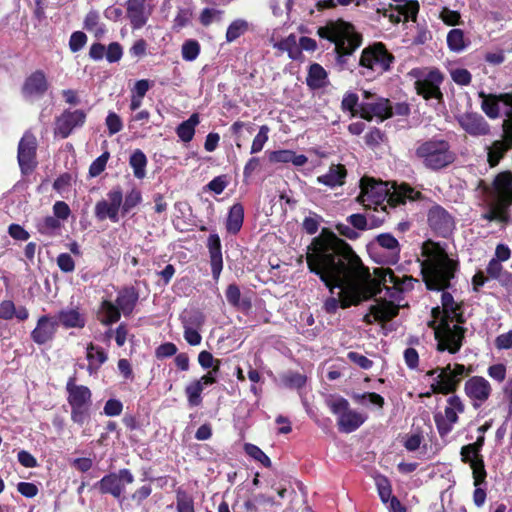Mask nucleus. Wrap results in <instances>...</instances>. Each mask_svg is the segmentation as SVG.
Wrapping results in <instances>:
<instances>
[{
	"label": "nucleus",
	"instance_id": "1",
	"mask_svg": "<svg viewBox=\"0 0 512 512\" xmlns=\"http://www.w3.org/2000/svg\"><path fill=\"white\" fill-rule=\"evenodd\" d=\"M306 263L309 271L317 275L333 293L340 288L339 297H329L324 310L335 314L339 307L349 308L361 301V287L370 279L369 268L353 248L334 232L323 228L307 247Z\"/></svg>",
	"mask_w": 512,
	"mask_h": 512
},
{
	"label": "nucleus",
	"instance_id": "2",
	"mask_svg": "<svg viewBox=\"0 0 512 512\" xmlns=\"http://www.w3.org/2000/svg\"><path fill=\"white\" fill-rule=\"evenodd\" d=\"M421 254L424 257L420 261L422 280L429 291H441V304L443 315L441 319L447 322L465 324L466 317L463 304L454 300L453 295L447 290L451 288V281L456 277L460 268L459 261L449 256L446 244L431 239L423 242Z\"/></svg>",
	"mask_w": 512,
	"mask_h": 512
},
{
	"label": "nucleus",
	"instance_id": "3",
	"mask_svg": "<svg viewBox=\"0 0 512 512\" xmlns=\"http://www.w3.org/2000/svg\"><path fill=\"white\" fill-rule=\"evenodd\" d=\"M317 35L334 43L336 63L340 70L349 68V57L361 46L363 40L355 26L341 18L327 21L324 26L317 29Z\"/></svg>",
	"mask_w": 512,
	"mask_h": 512
},
{
	"label": "nucleus",
	"instance_id": "4",
	"mask_svg": "<svg viewBox=\"0 0 512 512\" xmlns=\"http://www.w3.org/2000/svg\"><path fill=\"white\" fill-rule=\"evenodd\" d=\"M413 155L426 170L431 172L446 170L457 159L451 143L440 136L417 141Z\"/></svg>",
	"mask_w": 512,
	"mask_h": 512
},
{
	"label": "nucleus",
	"instance_id": "5",
	"mask_svg": "<svg viewBox=\"0 0 512 512\" xmlns=\"http://www.w3.org/2000/svg\"><path fill=\"white\" fill-rule=\"evenodd\" d=\"M492 186L496 194L495 203L482 214V218L490 222L506 223L510 217L509 208L512 206V172L507 170L498 173Z\"/></svg>",
	"mask_w": 512,
	"mask_h": 512
},
{
	"label": "nucleus",
	"instance_id": "6",
	"mask_svg": "<svg viewBox=\"0 0 512 512\" xmlns=\"http://www.w3.org/2000/svg\"><path fill=\"white\" fill-rule=\"evenodd\" d=\"M361 192L357 201L365 209H371L381 215H372V226H379L385 221L386 205L385 199L388 195L387 184L382 181H376L372 178H362L360 182Z\"/></svg>",
	"mask_w": 512,
	"mask_h": 512
},
{
	"label": "nucleus",
	"instance_id": "7",
	"mask_svg": "<svg viewBox=\"0 0 512 512\" xmlns=\"http://www.w3.org/2000/svg\"><path fill=\"white\" fill-rule=\"evenodd\" d=\"M394 61L395 56L388 51L386 45L382 42H375L362 50L358 62L359 73L367 77L383 75L391 70Z\"/></svg>",
	"mask_w": 512,
	"mask_h": 512
},
{
	"label": "nucleus",
	"instance_id": "8",
	"mask_svg": "<svg viewBox=\"0 0 512 512\" xmlns=\"http://www.w3.org/2000/svg\"><path fill=\"white\" fill-rule=\"evenodd\" d=\"M76 381V373L67 380V402L71 407V420L82 426L90 418L92 392L89 387L79 385Z\"/></svg>",
	"mask_w": 512,
	"mask_h": 512
},
{
	"label": "nucleus",
	"instance_id": "9",
	"mask_svg": "<svg viewBox=\"0 0 512 512\" xmlns=\"http://www.w3.org/2000/svg\"><path fill=\"white\" fill-rule=\"evenodd\" d=\"M470 373L465 365L456 363L445 367H437L426 372V376L433 377L432 392H441L442 395L453 394L458 390L462 379Z\"/></svg>",
	"mask_w": 512,
	"mask_h": 512
},
{
	"label": "nucleus",
	"instance_id": "10",
	"mask_svg": "<svg viewBox=\"0 0 512 512\" xmlns=\"http://www.w3.org/2000/svg\"><path fill=\"white\" fill-rule=\"evenodd\" d=\"M446 319H440L437 326L435 321H431L429 326L434 329L435 340L437 341V350L439 352L448 351L450 354H456L463 346L466 328L462 324L450 325Z\"/></svg>",
	"mask_w": 512,
	"mask_h": 512
},
{
	"label": "nucleus",
	"instance_id": "11",
	"mask_svg": "<svg viewBox=\"0 0 512 512\" xmlns=\"http://www.w3.org/2000/svg\"><path fill=\"white\" fill-rule=\"evenodd\" d=\"M368 250L378 263L394 265L400 260L401 246L391 233L377 235L368 245Z\"/></svg>",
	"mask_w": 512,
	"mask_h": 512
},
{
	"label": "nucleus",
	"instance_id": "12",
	"mask_svg": "<svg viewBox=\"0 0 512 512\" xmlns=\"http://www.w3.org/2000/svg\"><path fill=\"white\" fill-rule=\"evenodd\" d=\"M465 405L458 395H451L447 398V406L444 413L435 412L433 419L441 439L447 437L453 430L454 425L459 421V414L464 413Z\"/></svg>",
	"mask_w": 512,
	"mask_h": 512
},
{
	"label": "nucleus",
	"instance_id": "13",
	"mask_svg": "<svg viewBox=\"0 0 512 512\" xmlns=\"http://www.w3.org/2000/svg\"><path fill=\"white\" fill-rule=\"evenodd\" d=\"M331 412L338 415V429L344 433L357 430L366 420L362 414L349 409V402L343 397L327 402Z\"/></svg>",
	"mask_w": 512,
	"mask_h": 512
},
{
	"label": "nucleus",
	"instance_id": "14",
	"mask_svg": "<svg viewBox=\"0 0 512 512\" xmlns=\"http://www.w3.org/2000/svg\"><path fill=\"white\" fill-rule=\"evenodd\" d=\"M444 81V74L437 68H433L421 79L414 83L417 95L426 101L436 99L439 104L444 103V95L440 89Z\"/></svg>",
	"mask_w": 512,
	"mask_h": 512
},
{
	"label": "nucleus",
	"instance_id": "15",
	"mask_svg": "<svg viewBox=\"0 0 512 512\" xmlns=\"http://www.w3.org/2000/svg\"><path fill=\"white\" fill-rule=\"evenodd\" d=\"M427 223L431 231L442 238L451 236L456 228L454 217L444 207L436 203L427 212Z\"/></svg>",
	"mask_w": 512,
	"mask_h": 512
},
{
	"label": "nucleus",
	"instance_id": "16",
	"mask_svg": "<svg viewBox=\"0 0 512 512\" xmlns=\"http://www.w3.org/2000/svg\"><path fill=\"white\" fill-rule=\"evenodd\" d=\"M134 476L127 468L120 469L118 473L111 472L101 478L95 487L99 489L101 494H110L114 498L119 499L125 490L126 484H132Z\"/></svg>",
	"mask_w": 512,
	"mask_h": 512
},
{
	"label": "nucleus",
	"instance_id": "17",
	"mask_svg": "<svg viewBox=\"0 0 512 512\" xmlns=\"http://www.w3.org/2000/svg\"><path fill=\"white\" fill-rule=\"evenodd\" d=\"M87 114L82 109H65L54 122V136L61 139L68 138L75 129L84 126Z\"/></svg>",
	"mask_w": 512,
	"mask_h": 512
},
{
	"label": "nucleus",
	"instance_id": "18",
	"mask_svg": "<svg viewBox=\"0 0 512 512\" xmlns=\"http://www.w3.org/2000/svg\"><path fill=\"white\" fill-rule=\"evenodd\" d=\"M109 201L100 200L96 203L94 214L98 221H104L107 218L113 223L119 221V211L123 201V192L120 186L113 187L107 193Z\"/></svg>",
	"mask_w": 512,
	"mask_h": 512
},
{
	"label": "nucleus",
	"instance_id": "19",
	"mask_svg": "<svg viewBox=\"0 0 512 512\" xmlns=\"http://www.w3.org/2000/svg\"><path fill=\"white\" fill-rule=\"evenodd\" d=\"M37 142L33 134H24L18 144L17 159L21 173L28 175L37 166L36 161Z\"/></svg>",
	"mask_w": 512,
	"mask_h": 512
},
{
	"label": "nucleus",
	"instance_id": "20",
	"mask_svg": "<svg viewBox=\"0 0 512 512\" xmlns=\"http://www.w3.org/2000/svg\"><path fill=\"white\" fill-rule=\"evenodd\" d=\"M59 322L50 314L41 315L36 322L35 328L30 333L31 340L39 345L51 343L57 334Z\"/></svg>",
	"mask_w": 512,
	"mask_h": 512
},
{
	"label": "nucleus",
	"instance_id": "21",
	"mask_svg": "<svg viewBox=\"0 0 512 512\" xmlns=\"http://www.w3.org/2000/svg\"><path fill=\"white\" fill-rule=\"evenodd\" d=\"M464 391L472 400L473 407L477 409L489 399L492 388L484 377L473 376L465 382Z\"/></svg>",
	"mask_w": 512,
	"mask_h": 512
},
{
	"label": "nucleus",
	"instance_id": "22",
	"mask_svg": "<svg viewBox=\"0 0 512 512\" xmlns=\"http://www.w3.org/2000/svg\"><path fill=\"white\" fill-rule=\"evenodd\" d=\"M359 115L367 121L374 117L383 121L393 116V107L389 99L378 97L375 101L360 103Z\"/></svg>",
	"mask_w": 512,
	"mask_h": 512
},
{
	"label": "nucleus",
	"instance_id": "23",
	"mask_svg": "<svg viewBox=\"0 0 512 512\" xmlns=\"http://www.w3.org/2000/svg\"><path fill=\"white\" fill-rule=\"evenodd\" d=\"M49 89V82L43 70L37 69L26 77L21 87L25 98H41Z\"/></svg>",
	"mask_w": 512,
	"mask_h": 512
},
{
	"label": "nucleus",
	"instance_id": "24",
	"mask_svg": "<svg viewBox=\"0 0 512 512\" xmlns=\"http://www.w3.org/2000/svg\"><path fill=\"white\" fill-rule=\"evenodd\" d=\"M456 119L460 127L471 136H485L490 133L489 123L479 113L466 112Z\"/></svg>",
	"mask_w": 512,
	"mask_h": 512
},
{
	"label": "nucleus",
	"instance_id": "25",
	"mask_svg": "<svg viewBox=\"0 0 512 512\" xmlns=\"http://www.w3.org/2000/svg\"><path fill=\"white\" fill-rule=\"evenodd\" d=\"M460 456L461 461L470 466L472 477L476 479L477 484L483 481L484 477H487L484 457L481 452H478L476 449H471V445L467 444L461 447Z\"/></svg>",
	"mask_w": 512,
	"mask_h": 512
},
{
	"label": "nucleus",
	"instance_id": "26",
	"mask_svg": "<svg viewBox=\"0 0 512 512\" xmlns=\"http://www.w3.org/2000/svg\"><path fill=\"white\" fill-rule=\"evenodd\" d=\"M424 198L420 191L415 190L409 184L403 183L400 186L394 188L393 191L388 189V195L385 199L386 209L396 208L399 205L405 204L406 200L417 201ZM388 214L386 213L384 215Z\"/></svg>",
	"mask_w": 512,
	"mask_h": 512
},
{
	"label": "nucleus",
	"instance_id": "27",
	"mask_svg": "<svg viewBox=\"0 0 512 512\" xmlns=\"http://www.w3.org/2000/svg\"><path fill=\"white\" fill-rule=\"evenodd\" d=\"M206 246L210 258L212 277L217 282L223 270L222 245L219 235L211 233L207 238Z\"/></svg>",
	"mask_w": 512,
	"mask_h": 512
},
{
	"label": "nucleus",
	"instance_id": "28",
	"mask_svg": "<svg viewBox=\"0 0 512 512\" xmlns=\"http://www.w3.org/2000/svg\"><path fill=\"white\" fill-rule=\"evenodd\" d=\"M147 0H128L126 3V13L132 29H141L146 25L151 14L147 10Z\"/></svg>",
	"mask_w": 512,
	"mask_h": 512
},
{
	"label": "nucleus",
	"instance_id": "29",
	"mask_svg": "<svg viewBox=\"0 0 512 512\" xmlns=\"http://www.w3.org/2000/svg\"><path fill=\"white\" fill-rule=\"evenodd\" d=\"M139 300V291L134 286H125L118 291L116 305L124 316H130Z\"/></svg>",
	"mask_w": 512,
	"mask_h": 512
},
{
	"label": "nucleus",
	"instance_id": "30",
	"mask_svg": "<svg viewBox=\"0 0 512 512\" xmlns=\"http://www.w3.org/2000/svg\"><path fill=\"white\" fill-rule=\"evenodd\" d=\"M55 318L59 322V325H62L65 329H82L86 325V318L79 312L78 308L61 309Z\"/></svg>",
	"mask_w": 512,
	"mask_h": 512
},
{
	"label": "nucleus",
	"instance_id": "31",
	"mask_svg": "<svg viewBox=\"0 0 512 512\" xmlns=\"http://www.w3.org/2000/svg\"><path fill=\"white\" fill-rule=\"evenodd\" d=\"M347 169L343 164H332L326 174L318 176L317 182L330 188L345 184Z\"/></svg>",
	"mask_w": 512,
	"mask_h": 512
},
{
	"label": "nucleus",
	"instance_id": "32",
	"mask_svg": "<svg viewBox=\"0 0 512 512\" xmlns=\"http://www.w3.org/2000/svg\"><path fill=\"white\" fill-rule=\"evenodd\" d=\"M328 83L327 71L319 63L310 64L306 76V85L311 90H319L325 88Z\"/></svg>",
	"mask_w": 512,
	"mask_h": 512
},
{
	"label": "nucleus",
	"instance_id": "33",
	"mask_svg": "<svg viewBox=\"0 0 512 512\" xmlns=\"http://www.w3.org/2000/svg\"><path fill=\"white\" fill-rule=\"evenodd\" d=\"M244 222V207L241 203L233 204L228 211L225 228L228 234L237 235Z\"/></svg>",
	"mask_w": 512,
	"mask_h": 512
},
{
	"label": "nucleus",
	"instance_id": "34",
	"mask_svg": "<svg viewBox=\"0 0 512 512\" xmlns=\"http://www.w3.org/2000/svg\"><path fill=\"white\" fill-rule=\"evenodd\" d=\"M273 47L282 53L286 52L288 57L293 61H303L304 59V55L298 45L297 37L293 33L274 43Z\"/></svg>",
	"mask_w": 512,
	"mask_h": 512
},
{
	"label": "nucleus",
	"instance_id": "35",
	"mask_svg": "<svg viewBox=\"0 0 512 512\" xmlns=\"http://www.w3.org/2000/svg\"><path fill=\"white\" fill-rule=\"evenodd\" d=\"M121 311L116 303L110 300H103L98 311V320L101 324L109 326L118 322L121 318Z\"/></svg>",
	"mask_w": 512,
	"mask_h": 512
},
{
	"label": "nucleus",
	"instance_id": "36",
	"mask_svg": "<svg viewBox=\"0 0 512 512\" xmlns=\"http://www.w3.org/2000/svg\"><path fill=\"white\" fill-rule=\"evenodd\" d=\"M87 360L89 361L87 370L90 374L96 373L99 367L104 364L107 359V353L102 347H98L92 342L87 345Z\"/></svg>",
	"mask_w": 512,
	"mask_h": 512
},
{
	"label": "nucleus",
	"instance_id": "37",
	"mask_svg": "<svg viewBox=\"0 0 512 512\" xmlns=\"http://www.w3.org/2000/svg\"><path fill=\"white\" fill-rule=\"evenodd\" d=\"M479 96L483 98L481 108L483 112L490 118L496 119L500 116V104L504 105V100L500 94H488L480 92Z\"/></svg>",
	"mask_w": 512,
	"mask_h": 512
},
{
	"label": "nucleus",
	"instance_id": "38",
	"mask_svg": "<svg viewBox=\"0 0 512 512\" xmlns=\"http://www.w3.org/2000/svg\"><path fill=\"white\" fill-rule=\"evenodd\" d=\"M371 314L377 322H388L398 315V307L392 302L384 301L370 307Z\"/></svg>",
	"mask_w": 512,
	"mask_h": 512
},
{
	"label": "nucleus",
	"instance_id": "39",
	"mask_svg": "<svg viewBox=\"0 0 512 512\" xmlns=\"http://www.w3.org/2000/svg\"><path fill=\"white\" fill-rule=\"evenodd\" d=\"M227 302L234 308L241 310H249L252 306L251 300L248 298H241V291L237 284H229L225 291Z\"/></svg>",
	"mask_w": 512,
	"mask_h": 512
},
{
	"label": "nucleus",
	"instance_id": "40",
	"mask_svg": "<svg viewBox=\"0 0 512 512\" xmlns=\"http://www.w3.org/2000/svg\"><path fill=\"white\" fill-rule=\"evenodd\" d=\"M199 122V114L193 113L187 120L178 125L176 128L177 136L185 143L190 142L195 135V127Z\"/></svg>",
	"mask_w": 512,
	"mask_h": 512
},
{
	"label": "nucleus",
	"instance_id": "41",
	"mask_svg": "<svg viewBox=\"0 0 512 512\" xmlns=\"http://www.w3.org/2000/svg\"><path fill=\"white\" fill-rule=\"evenodd\" d=\"M446 42L449 50L456 53L463 51L470 43L464 31L459 28H453L448 32Z\"/></svg>",
	"mask_w": 512,
	"mask_h": 512
},
{
	"label": "nucleus",
	"instance_id": "42",
	"mask_svg": "<svg viewBox=\"0 0 512 512\" xmlns=\"http://www.w3.org/2000/svg\"><path fill=\"white\" fill-rule=\"evenodd\" d=\"M378 276L379 284H392L393 288L397 291L402 292L404 290V284L406 281H412V277H404L403 279L399 278L395 275V273L390 269H381L380 271H376Z\"/></svg>",
	"mask_w": 512,
	"mask_h": 512
},
{
	"label": "nucleus",
	"instance_id": "43",
	"mask_svg": "<svg viewBox=\"0 0 512 512\" xmlns=\"http://www.w3.org/2000/svg\"><path fill=\"white\" fill-rule=\"evenodd\" d=\"M512 150V147L508 146L502 140H495L491 146L488 148L487 160L490 167H495L499 164L500 160L505 156V154Z\"/></svg>",
	"mask_w": 512,
	"mask_h": 512
},
{
	"label": "nucleus",
	"instance_id": "44",
	"mask_svg": "<svg viewBox=\"0 0 512 512\" xmlns=\"http://www.w3.org/2000/svg\"><path fill=\"white\" fill-rule=\"evenodd\" d=\"M148 160L144 152L136 149L130 155L129 164L133 169V174L137 179H143L146 176V166Z\"/></svg>",
	"mask_w": 512,
	"mask_h": 512
},
{
	"label": "nucleus",
	"instance_id": "45",
	"mask_svg": "<svg viewBox=\"0 0 512 512\" xmlns=\"http://www.w3.org/2000/svg\"><path fill=\"white\" fill-rule=\"evenodd\" d=\"M61 222L54 216H46L36 224L37 231L42 235L53 236L61 229Z\"/></svg>",
	"mask_w": 512,
	"mask_h": 512
},
{
	"label": "nucleus",
	"instance_id": "46",
	"mask_svg": "<svg viewBox=\"0 0 512 512\" xmlns=\"http://www.w3.org/2000/svg\"><path fill=\"white\" fill-rule=\"evenodd\" d=\"M142 202V193L141 191L133 187L124 198V202L122 201L120 210L123 216L127 215L133 208L138 206Z\"/></svg>",
	"mask_w": 512,
	"mask_h": 512
},
{
	"label": "nucleus",
	"instance_id": "47",
	"mask_svg": "<svg viewBox=\"0 0 512 512\" xmlns=\"http://www.w3.org/2000/svg\"><path fill=\"white\" fill-rule=\"evenodd\" d=\"M281 381L289 389H300L305 386L307 377L299 372L288 371L281 376Z\"/></svg>",
	"mask_w": 512,
	"mask_h": 512
},
{
	"label": "nucleus",
	"instance_id": "48",
	"mask_svg": "<svg viewBox=\"0 0 512 512\" xmlns=\"http://www.w3.org/2000/svg\"><path fill=\"white\" fill-rule=\"evenodd\" d=\"M243 449L249 457L261 463L264 467L270 468L272 466L270 458L257 445L245 443Z\"/></svg>",
	"mask_w": 512,
	"mask_h": 512
},
{
	"label": "nucleus",
	"instance_id": "49",
	"mask_svg": "<svg viewBox=\"0 0 512 512\" xmlns=\"http://www.w3.org/2000/svg\"><path fill=\"white\" fill-rule=\"evenodd\" d=\"M248 30V23L243 19L234 20L227 28L226 41L231 43L245 34Z\"/></svg>",
	"mask_w": 512,
	"mask_h": 512
},
{
	"label": "nucleus",
	"instance_id": "50",
	"mask_svg": "<svg viewBox=\"0 0 512 512\" xmlns=\"http://www.w3.org/2000/svg\"><path fill=\"white\" fill-rule=\"evenodd\" d=\"M203 390L204 389L201 387L200 382H196V380H194L193 382H191L189 385L186 386L185 394L187 397L188 404L191 407H197V406L201 405V403H202L201 394H202Z\"/></svg>",
	"mask_w": 512,
	"mask_h": 512
},
{
	"label": "nucleus",
	"instance_id": "51",
	"mask_svg": "<svg viewBox=\"0 0 512 512\" xmlns=\"http://www.w3.org/2000/svg\"><path fill=\"white\" fill-rule=\"evenodd\" d=\"M419 8V3L416 0H406V2L397 6V10L404 17V21L411 20L413 22L417 20Z\"/></svg>",
	"mask_w": 512,
	"mask_h": 512
},
{
	"label": "nucleus",
	"instance_id": "52",
	"mask_svg": "<svg viewBox=\"0 0 512 512\" xmlns=\"http://www.w3.org/2000/svg\"><path fill=\"white\" fill-rule=\"evenodd\" d=\"M177 512H195L193 498L181 488L176 491Z\"/></svg>",
	"mask_w": 512,
	"mask_h": 512
},
{
	"label": "nucleus",
	"instance_id": "53",
	"mask_svg": "<svg viewBox=\"0 0 512 512\" xmlns=\"http://www.w3.org/2000/svg\"><path fill=\"white\" fill-rule=\"evenodd\" d=\"M376 487L381 501L388 504V501L394 497L390 480L386 476L380 475L376 478Z\"/></svg>",
	"mask_w": 512,
	"mask_h": 512
},
{
	"label": "nucleus",
	"instance_id": "54",
	"mask_svg": "<svg viewBox=\"0 0 512 512\" xmlns=\"http://www.w3.org/2000/svg\"><path fill=\"white\" fill-rule=\"evenodd\" d=\"M439 18L447 26H458L463 24L460 12L443 7L439 13Z\"/></svg>",
	"mask_w": 512,
	"mask_h": 512
},
{
	"label": "nucleus",
	"instance_id": "55",
	"mask_svg": "<svg viewBox=\"0 0 512 512\" xmlns=\"http://www.w3.org/2000/svg\"><path fill=\"white\" fill-rule=\"evenodd\" d=\"M182 58L186 61H194L200 53V44L197 40H186L182 45Z\"/></svg>",
	"mask_w": 512,
	"mask_h": 512
},
{
	"label": "nucleus",
	"instance_id": "56",
	"mask_svg": "<svg viewBox=\"0 0 512 512\" xmlns=\"http://www.w3.org/2000/svg\"><path fill=\"white\" fill-rule=\"evenodd\" d=\"M229 184L228 175L222 174L213 178L208 184L203 187L204 191H211L219 195L223 193Z\"/></svg>",
	"mask_w": 512,
	"mask_h": 512
},
{
	"label": "nucleus",
	"instance_id": "57",
	"mask_svg": "<svg viewBox=\"0 0 512 512\" xmlns=\"http://www.w3.org/2000/svg\"><path fill=\"white\" fill-rule=\"evenodd\" d=\"M100 17L97 11L91 10L86 14L84 28L87 31L94 32L96 35L103 34L104 29L100 26Z\"/></svg>",
	"mask_w": 512,
	"mask_h": 512
},
{
	"label": "nucleus",
	"instance_id": "58",
	"mask_svg": "<svg viewBox=\"0 0 512 512\" xmlns=\"http://www.w3.org/2000/svg\"><path fill=\"white\" fill-rule=\"evenodd\" d=\"M270 129L267 125H262L259 128L257 135L254 137L252 145H251V154H256L262 151L265 143L268 141V133Z\"/></svg>",
	"mask_w": 512,
	"mask_h": 512
},
{
	"label": "nucleus",
	"instance_id": "59",
	"mask_svg": "<svg viewBox=\"0 0 512 512\" xmlns=\"http://www.w3.org/2000/svg\"><path fill=\"white\" fill-rule=\"evenodd\" d=\"M109 157L110 153L108 151L103 152L97 157L89 167V175L91 177L99 176L105 170Z\"/></svg>",
	"mask_w": 512,
	"mask_h": 512
},
{
	"label": "nucleus",
	"instance_id": "60",
	"mask_svg": "<svg viewBox=\"0 0 512 512\" xmlns=\"http://www.w3.org/2000/svg\"><path fill=\"white\" fill-rule=\"evenodd\" d=\"M255 511L256 512H276L275 501L273 497L259 494L255 497Z\"/></svg>",
	"mask_w": 512,
	"mask_h": 512
},
{
	"label": "nucleus",
	"instance_id": "61",
	"mask_svg": "<svg viewBox=\"0 0 512 512\" xmlns=\"http://www.w3.org/2000/svg\"><path fill=\"white\" fill-rule=\"evenodd\" d=\"M359 106V97L356 93L350 92L344 95L341 102L343 110L349 111L352 115H355L356 112H359Z\"/></svg>",
	"mask_w": 512,
	"mask_h": 512
},
{
	"label": "nucleus",
	"instance_id": "62",
	"mask_svg": "<svg viewBox=\"0 0 512 512\" xmlns=\"http://www.w3.org/2000/svg\"><path fill=\"white\" fill-rule=\"evenodd\" d=\"M223 12L213 8H204L199 15V22L202 26L208 27L214 20H220Z\"/></svg>",
	"mask_w": 512,
	"mask_h": 512
},
{
	"label": "nucleus",
	"instance_id": "63",
	"mask_svg": "<svg viewBox=\"0 0 512 512\" xmlns=\"http://www.w3.org/2000/svg\"><path fill=\"white\" fill-rule=\"evenodd\" d=\"M193 12L190 8H178L177 15L174 18V28L182 29L186 27L192 18Z\"/></svg>",
	"mask_w": 512,
	"mask_h": 512
},
{
	"label": "nucleus",
	"instance_id": "64",
	"mask_svg": "<svg viewBox=\"0 0 512 512\" xmlns=\"http://www.w3.org/2000/svg\"><path fill=\"white\" fill-rule=\"evenodd\" d=\"M108 132L110 135H114L120 132L123 128V123L118 114L115 112H109L105 120Z\"/></svg>",
	"mask_w": 512,
	"mask_h": 512
}]
</instances>
